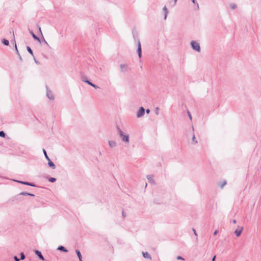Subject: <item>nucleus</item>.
I'll use <instances>...</instances> for the list:
<instances>
[{
    "label": "nucleus",
    "instance_id": "obj_1",
    "mask_svg": "<svg viewBox=\"0 0 261 261\" xmlns=\"http://www.w3.org/2000/svg\"><path fill=\"white\" fill-rule=\"evenodd\" d=\"M118 134L119 137L121 138L122 142L125 143H129V135L127 134H124L123 131L118 127H117Z\"/></svg>",
    "mask_w": 261,
    "mask_h": 261
},
{
    "label": "nucleus",
    "instance_id": "obj_2",
    "mask_svg": "<svg viewBox=\"0 0 261 261\" xmlns=\"http://www.w3.org/2000/svg\"><path fill=\"white\" fill-rule=\"evenodd\" d=\"M191 47L193 49H194L198 52L200 51V47L199 44L197 41H192L191 42Z\"/></svg>",
    "mask_w": 261,
    "mask_h": 261
},
{
    "label": "nucleus",
    "instance_id": "obj_3",
    "mask_svg": "<svg viewBox=\"0 0 261 261\" xmlns=\"http://www.w3.org/2000/svg\"><path fill=\"white\" fill-rule=\"evenodd\" d=\"M145 109L143 107H141L137 112V117L140 118L145 114Z\"/></svg>",
    "mask_w": 261,
    "mask_h": 261
},
{
    "label": "nucleus",
    "instance_id": "obj_4",
    "mask_svg": "<svg viewBox=\"0 0 261 261\" xmlns=\"http://www.w3.org/2000/svg\"><path fill=\"white\" fill-rule=\"evenodd\" d=\"M46 96L50 100H54L55 98L52 92L48 89V88L47 86H46Z\"/></svg>",
    "mask_w": 261,
    "mask_h": 261
},
{
    "label": "nucleus",
    "instance_id": "obj_5",
    "mask_svg": "<svg viewBox=\"0 0 261 261\" xmlns=\"http://www.w3.org/2000/svg\"><path fill=\"white\" fill-rule=\"evenodd\" d=\"M243 227L242 226H238V228L235 230L234 233L237 237H239L242 232Z\"/></svg>",
    "mask_w": 261,
    "mask_h": 261
},
{
    "label": "nucleus",
    "instance_id": "obj_6",
    "mask_svg": "<svg viewBox=\"0 0 261 261\" xmlns=\"http://www.w3.org/2000/svg\"><path fill=\"white\" fill-rule=\"evenodd\" d=\"M137 46H138L137 53L138 54V56H139V58H141L142 57V50H141V43L139 40L138 41Z\"/></svg>",
    "mask_w": 261,
    "mask_h": 261
},
{
    "label": "nucleus",
    "instance_id": "obj_7",
    "mask_svg": "<svg viewBox=\"0 0 261 261\" xmlns=\"http://www.w3.org/2000/svg\"><path fill=\"white\" fill-rule=\"evenodd\" d=\"M14 181L18 182L19 183H20L21 184H23V185L30 186L31 187H36L35 185H34L32 183H31V182H27V181H19V180H15Z\"/></svg>",
    "mask_w": 261,
    "mask_h": 261
},
{
    "label": "nucleus",
    "instance_id": "obj_8",
    "mask_svg": "<svg viewBox=\"0 0 261 261\" xmlns=\"http://www.w3.org/2000/svg\"><path fill=\"white\" fill-rule=\"evenodd\" d=\"M29 31L30 33L32 35V37H33V39H34V40H36L38 41L39 42H40H40H41V41H40V38H39L38 37H37V36H36V35L33 33V32L32 30H31L29 29Z\"/></svg>",
    "mask_w": 261,
    "mask_h": 261
},
{
    "label": "nucleus",
    "instance_id": "obj_9",
    "mask_svg": "<svg viewBox=\"0 0 261 261\" xmlns=\"http://www.w3.org/2000/svg\"><path fill=\"white\" fill-rule=\"evenodd\" d=\"M35 253L41 260H45L43 256L42 255L41 252L40 251L36 250H35Z\"/></svg>",
    "mask_w": 261,
    "mask_h": 261
},
{
    "label": "nucleus",
    "instance_id": "obj_10",
    "mask_svg": "<svg viewBox=\"0 0 261 261\" xmlns=\"http://www.w3.org/2000/svg\"><path fill=\"white\" fill-rule=\"evenodd\" d=\"M120 68L122 72H125L127 71V66L125 64H121Z\"/></svg>",
    "mask_w": 261,
    "mask_h": 261
},
{
    "label": "nucleus",
    "instance_id": "obj_11",
    "mask_svg": "<svg viewBox=\"0 0 261 261\" xmlns=\"http://www.w3.org/2000/svg\"><path fill=\"white\" fill-rule=\"evenodd\" d=\"M163 11L164 12V19L166 20L168 13V9L166 6L163 7Z\"/></svg>",
    "mask_w": 261,
    "mask_h": 261
},
{
    "label": "nucleus",
    "instance_id": "obj_12",
    "mask_svg": "<svg viewBox=\"0 0 261 261\" xmlns=\"http://www.w3.org/2000/svg\"><path fill=\"white\" fill-rule=\"evenodd\" d=\"M12 35H13V40H14V44H15V50H16V54H17V55L18 56H20V54L19 53V51H18V49L17 48V45H16V41H15V40L14 34L13 31L12 32Z\"/></svg>",
    "mask_w": 261,
    "mask_h": 261
},
{
    "label": "nucleus",
    "instance_id": "obj_13",
    "mask_svg": "<svg viewBox=\"0 0 261 261\" xmlns=\"http://www.w3.org/2000/svg\"><path fill=\"white\" fill-rule=\"evenodd\" d=\"M47 161H48V165L49 167H50V168H51L53 169H55L56 167L55 164L50 159H49V160H47Z\"/></svg>",
    "mask_w": 261,
    "mask_h": 261
},
{
    "label": "nucleus",
    "instance_id": "obj_14",
    "mask_svg": "<svg viewBox=\"0 0 261 261\" xmlns=\"http://www.w3.org/2000/svg\"><path fill=\"white\" fill-rule=\"evenodd\" d=\"M108 143L111 148H114L116 146V142L115 141H109Z\"/></svg>",
    "mask_w": 261,
    "mask_h": 261
},
{
    "label": "nucleus",
    "instance_id": "obj_15",
    "mask_svg": "<svg viewBox=\"0 0 261 261\" xmlns=\"http://www.w3.org/2000/svg\"><path fill=\"white\" fill-rule=\"evenodd\" d=\"M147 178L148 179V180H149V181L150 183H152V184H154V180L153 179V175H148L147 176Z\"/></svg>",
    "mask_w": 261,
    "mask_h": 261
},
{
    "label": "nucleus",
    "instance_id": "obj_16",
    "mask_svg": "<svg viewBox=\"0 0 261 261\" xmlns=\"http://www.w3.org/2000/svg\"><path fill=\"white\" fill-rule=\"evenodd\" d=\"M143 256L145 258H149L151 259V257L150 254L147 252H142Z\"/></svg>",
    "mask_w": 261,
    "mask_h": 261
},
{
    "label": "nucleus",
    "instance_id": "obj_17",
    "mask_svg": "<svg viewBox=\"0 0 261 261\" xmlns=\"http://www.w3.org/2000/svg\"><path fill=\"white\" fill-rule=\"evenodd\" d=\"M58 250L62 251L65 252H67L68 250L63 246H59L57 249Z\"/></svg>",
    "mask_w": 261,
    "mask_h": 261
},
{
    "label": "nucleus",
    "instance_id": "obj_18",
    "mask_svg": "<svg viewBox=\"0 0 261 261\" xmlns=\"http://www.w3.org/2000/svg\"><path fill=\"white\" fill-rule=\"evenodd\" d=\"M197 142H197V140L196 139L195 134L193 133V135H192V144H197Z\"/></svg>",
    "mask_w": 261,
    "mask_h": 261
},
{
    "label": "nucleus",
    "instance_id": "obj_19",
    "mask_svg": "<svg viewBox=\"0 0 261 261\" xmlns=\"http://www.w3.org/2000/svg\"><path fill=\"white\" fill-rule=\"evenodd\" d=\"M81 79H82V81L83 82H85V83H87L88 85H90V86H91V85H92V83L91 82H90L89 81H88V80H84V77H83V76H82Z\"/></svg>",
    "mask_w": 261,
    "mask_h": 261
},
{
    "label": "nucleus",
    "instance_id": "obj_20",
    "mask_svg": "<svg viewBox=\"0 0 261 261\" xmlns=\"http://www.w3.org/2000/svg\"><path fill=\"white\" fill-rule=\"evenodd\" d=\"M2 42H3V43L4 45H7V46L9 45V40H7V39H4L3 40V41H2Z\"/></svg>",
    "mask_w": 261,
    "mask_h": 261
},
{
    "label": "nucleus",
    "instance_id": "obj_21",
    "mask_svg": "<svg viewBox=\"0 0 261 261\" xmlns=\"http://www.w3.org/2000/svg\"><path fill=\"white\" fill-rule=\"evenodd\" d=\"M27 50L34 57V54H33V52L32 50V49L29 46H27Z\"/></svg>",
    "mask_w": 261,
    "mask_h": 261
},
{
    "label": "nucleus",
    "instance_id": "obj_22",
    "mask_svg": "<svg viewBox=\"0 0 261 261\" xmlns=\"http://www.w3.org/2000/svg\"><path fill=\"white\" fill-rule=\"evenodd\" d=\"M43 153L44 154V156H45V159L47 160H49V158L48 157V156L47 155V153H46V151H45V150L44 149H43Z\"/></svg>",
    "mask_w": 261,
    "mask_h": 261
},
{
    "label": "nucleus",
    "instance_id": "obj_23",
    "mask_svg": "<svg viewBox=\"0 0 261 261\" xmlns=\"http://www.w3.org/2000/svg\"><path fill=\"white\" fill-rule=\"evenodd\" d=\"M229 6L232 9H235L237 8V5L234 4H230Z\"/></svg>",
    "mask_w": 261,
    "mask_h": 261
},
{
    "label": "nucleus",
    "instance_id": "obj_24",
    "mask_svg": "<svg viewBox=\"0 0 261 261\" xmlns=\"http://www.w3.org/2000/svg\"><path fill=\"white\" fill-rule=\"evenodd\" d=\"M75 252H76V254H77V255L79 258L82 257L81 253L80 251L79 250L76 249L75 250Z\"/></svg>",
    "mask_w": 261,
    "mask_h": 261
},
{
    "label": "nucleus",
    "instance_id": "obj_25",
    "mask_svg": "<svg viewBox=\"0 0 261 261\" xmlns=\"http://www.w3.org/2000/svg\"><path fill=\"white\" fill-rule=\"evenodd\" d=\"M226 184H227L226 181V180H224V181H223L222 182V183L221 184V185H220V187H221V188H223V187H224L225 185H226Z\"/></svg>",
    "mask_w": 261,
    "mask_h": 261
},
{
    "label": "nucleus",
    "instance_id": "obj_26",
    "mask_svg": "<svg viewBox=\"0 0 261 261\" xmlns=\"http://www.w3.org/2000/svg\"><path fill=\"white\" fill-rule=\"evenodd\" d=\"M6 136V134L4 131H0V137L5 138Z\"/></svg>",
    "mask_w": 261,
    "mask_h": 261
},
{
    "label": "nucleus",
    "instance_id": "obj_27",
    "mask_svg": "<svg viewBox=\"0 0 261 261\" xmlns=\"http://www.w3.org/2000/svg\"><path fill=\"white\" fill-rule=\"evenodd\" d=\"M49 181L54 182L56 181V178L54 177H50L48 179Z\"/></svg>",
    "mask_w": 261,
    "mask_h": 261
},
{
    "label": "nucleus",
    "instance_id": "obj_28",
    "mask_svg": "<svg viewBox=\"0 0 261 261\" xmlns=\"http://www.w3.org/2000/svg\"><path fill=\"white\" fill-rule=\"evenodd\" d=\"M25 258V255L24 254V253L23 252H21L20 253V259L21 260H23Z\"/></svg>",
    "mask_w": 261,
    "mask_h": 261
},
{
    "label": "nucleus",
    "instance_id": "obj_29",
    "mask_svg": "<svg viewBox=\"0 0 261 261\" xmlns=\"http://www.w3.org/2000/svg\"><path fill=\"white\" fill-rule=\"evenodd\" d=\"M19 195H23V196H28L29 195V193L28 192H21Z\"/></svg>",
    "mask_w": 261,
    "mask_h": 261
},
{
    "label": "nucleus",
    "instance_id": "obj_30",
    "mask_svg": "<svg viewBox=\"0 0 261 261\" xmlns=\"http://www.w3.org/2000/svg\"><path fill=\"white\" fill-rule=\"evenodd\" d=\"M159 108L158 107H156L155 109V113L156 115H159Z\"/></svg>",
    "mask_w": 261,
    "mask_h": 261
},
{
    "label": "nucleus",
    "instance_id": "obj_31",
    "mask_svg": "<svg viewBox=\"0 0 261 261\" xmlns=\"http://www.w3.org/2000/svg\"><path fill=\"white\" fill-rule=\"evenodd\" d=\"M176 258L178 260H179V259L184 260V258L180 256H177Z\"/></svg>",
    "mask_w": 261,
    "mask_h": 261
},
{
    "label": "nucleus",
    "instance_id": "obj_32",
    "mask_svg": "<svg viewBox=\"0 0 261 261\" xmlns=\"http://www.w3.org/2000/svg\"><path fill=\"white\" fill-rule=\"evenodd\" d=\"M188 116L190 118V120H192V116L191 115V113L189 111H188Z\"/></svg>",
    "mask_w": 261,
    "mask_h": 261
},
{
    "label": "nucleus",
    "instance_id": "obj_33",
    "mask_svg": "<svg viewBox=\"0 0 261 261\" xmlns=\"http://www.w3.org/2000/svg\"><path fill=\"white\" fill-rule=\"evenodd\" d=\"M91 86H92L93 88H94L95 89L98 88V87L97 85H95V84H94L93 83H92Z\"/></svg>",
    "mask_w": 261,
    "mask_h": 261
},
{
    "label": "nucleus",
    "instance_id": "obj_34",
    "mask_svg": "<svg viewBox=\"0 0 261 261\" xmlns=\"http://www.w3.org/2000/svg\"><path fill=\"white\" fill-rule=\"evenodd\" d=\"M14 259L15 261H19L20 259V258H18L16 256H14Z\"/></svg>",
    "mask_w": 261,
    "mask_h": 261
},
{
    "label": "nucleus",
    "instance_id": "obj_35",
    "mask_svg": "<svg viewBox=\"0 0 261 261\" xmlns=\"http://www.w3.org/2000/svg\"><path fill=\"white\" fill-rule=\"evenodd\" d=\"M192 231H193L194 235L196 236H197V233L196 232V230H195V229L194 228L192 229Z\"/></svg>",
    "mask_w": 261,
    "mask_h": 261
},
{
    "label": "nucleus",
    "instance_id": "obj_36",
    "mask_svg": "<svg viewBox=\"0 0 261 261\" xmlns=\"http://www.w3.org/2000/svg\"><path fill=\"white\" fill-rule=\"evenodd\" d=\"M218 232V230H216L214 232V236H216Z\"/></svg>",
    "mask_w": 261,
    "mask_h": 261
},
{
    "label": "nucleus",
    "instance_id": "obj_37",
    "mask_svg": "<svg viewBox=\"0 0 261 261\" xmlns=\"http://www.w3.org/2000/svg\"><path fill=\"white\" fill-rule=\"evenodd\" d=\"M37 27L38 28V29H39V32H40L41 34H42V32H41V28H40L39 25H38V26H37Z\"/></svg>",
    "mask_w": 261,
    "mask_h": 261
},
{
    "label": "nucleus",
    "instance_id": "obj_38",
    "mask_svg": "<svg viewBox=\"0 0 261 261\" xmlns=\"http://www.w3.org/2000/svg\"><path fill=\"white\" fill-rule=\"evenodd\" d=\"M216 257V255L214 256L213 257L212 259V261H215Z\"/></svg>",
    "mask_w": 261,
    "mask_h": 261
},
{
    "label": "nucleus",
    "instance_id": "obj_39",
    "mask_svg": "<svg viewBox=\"0 0 261 261\" xmlns=\"http://www.w3.org/2000/svg\"><path fill=\"white\" fill-rule=\"evenodd\" d=\"M28 196H32V197H34L35 196V195L33 194H31V193H29V195Z\"/></svg>",
    "mask_w": 261,
    "mask_h": 261
},
{
    "label": "nucleus",
    "instance_id": "obj_40",
    "mask_svg": "<svg viewBox=\"0 0 261 261\" xmlns=\"http://www.w3.org/2000/svg\"><path fill=\"white\" fill-rule=\"evenodd\" d=\"M146 113H147V114H149V112H150V110H149V109H147V110H146Z\"/></svg>",
    "mask_w": 261,
    "mask_h": 261
},
{
    "label": "nucleus",
    "instance_id": "obj_41",
    "mask_svg": "<svg viewBox=\"0 0 261 261\" xmlns=\"http://www.w3.org/2000/svg\"><path fill=\"white\" fill-rule=\"evenodd\" d=\"M236 222H237L236 220L234 219V220H232V223H233L235 224V223H236Z\"/></svg>",
    "mask_w": 261,
    "mask_h": 261
},
{
    "label": "nucleus",
    "instance_id": "obj_42",
    "mask_svg": "<svg viewBox=\"0 0 261 261\" xmlns=\"http://www.w3.org/2000/svg\"><path fill=\"white\" fill-rule=\"evenodd\" d=\"M79 258V261H83L82 260V257H80Z\"/></svg>",
    "mask_w": 261,
    "mask_h": 261
},
{
    "label": "nucleus",
    "instance_id": "obj_43",
    "mask_svg": "<svg viewBox=\"0 0 261 261\" xmlns=\"http://www.w3.org/2000/svg\"><path fill=\"white\" fill-rule=\"evenodd\" d=\"M192 2L195 4L196 3L195 0H192Z\"/></svg>",
    "mask_w": 261,
    "mask_h": 261
},
{
    "label": "nucleus",
    "instance_id": "obj_44",
    "mask_svg": "<svg viewBox=\"0 0 261 261\" xmlns=\"http://www.w3.org/2000/svg\"><path fill=\"white\" fill-rule=\"evenodd\" d=\"M18 57H19V59H20V60H22L21 56L20 55V56H18Z\"/></svg>",
    "mask_w": 261,
    "mask_h": 261
},
{
    "label": "nucleus",
    "instance_id": "obj_45",
    "mask_svg": "<svg viewBox=\"0 0 261 261\" xmlns=\"http://www.w3.org/2000/svg\"><path fill=\"white\" fill-rule=\"evenodd\" d=\"M33 57H34V56ZM34 60H35V62L36 63H38V62L37 61H36L35 59H34Z\"/></svg>",
    "mask_w": 261,
    "mask_h": 261
},
{
    "label": "nucleus",
    "instance_id": "obj_46",
    "mask_svg": "<svg viewBox=\"0 0 261 261\" xmlns=\"http://www.w3.org/2000/svg\"><path fill=\"white\" fill-rule=\"evenodd\" d=\"M122 216H123L124 217H125V215H124V212H122Z\"/></svg>",
    "mask_w": 261,
    "mask_h": 261
},
{
    "label": "nucleus",
    "instance_id": "obj_47",
    "mask_svg": "<svg viewBox=\"0 0 261 261\" xmlns=\"http://www.w3.org/2000/svg\"><path fill=\"white\" fill-rule=\"evenodd\" d=\"M174 4L176 3L177 0H174Z\"/></svg>",
    "mask_w": 261,
    "mask_h": 261
},
{
    "label": "nucleus",
    "instance_id": "obj_48",
    "mask_svg": "<svg viewBox=\"0 0 261 261\" xmlns=\"http://www.w3.org/2000/svg\"><path fill=\"white\" fill-rule=\"evenodd\" d=\"M194 127L193 126H192V131L194 132Z\"/></svg>",
    "mask_w": 261,
    "mask_h": 261
},
{
    "label": "nucleus",
    "instance_id": "obj_49",
    "mask_svg": "<svg viewBox=\"0 0 261 261\" xmlns=\"http://www.w3.org/2000/svg\"><path fill=\"white\" fill-rule=\"evenodd\" d=\"M83 77H84V80H87L85 76H83Z\"/></svg>",
    "mask_w": 261,
    "mask_h": 261
},
{
    "label": "nucleus",
    "instance_id": "obj_50",
    "mask_svg": "<svg viewBox=\"0 0 261 261\" xmlns=\"http://www.w3.org/2000/svg\"><path fill=\"white\" fill-rule=\"evenodd\" d=\"M197 7L198 8H199V6H198V4L197 3Z\"/></svg>",
    "mask_w": 261,
    "mask_h": 261
},
{
    "label": "nucleus",
    "instance_id": "obj_51",
    "mask_svg": "<svg viewBox=\"0 0 261 261\" xmlns=\"http://www.w3.org/2000/svg\"><path fill=\"white\" fill-rule=\"evenodd\" d=\"M44 42H45V43L47 44V42L44 40Z\"/></svg>",
    "mask_w": 261,
    "mask_h": 261
}]
</instances>
